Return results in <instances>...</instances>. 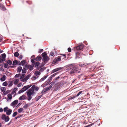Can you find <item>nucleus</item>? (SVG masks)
<instances>
[{"label": "nucleus", "mask_w": 127, "mask_h": 127, "mask_svg": "<svg viewBox=\"0 0 127 127\" xmlns=\"http://www.w3.org/2000/svg\"><path fill=\"white\" fill-rule=\"evenodd\" d=\"M69 69L70 71V73L72 74H73L77 71L78 68L77 67L72 66L69 67Z\"/></svg>", "instance_id": "nucleus-2"}, {"label": "nucleus", "mask_w": 127, "mask_h": 127, "mask_svg": "<svg viewBox=\"0 0 127 127\" xmlns=\"http://www.w3.org/2000/svg\"><path fill=\"white\" fill-rule=\"evenodd\" d=\"M13 85L12 83V82H10L9 83V84L8 86H12Z\"/></svg>", "instance_id": "nucleus-54"}, {"label": "nucleus", "mask_w": 127, "mask_h": 127, "mask_svg": "<svg viewBox=\"0 0 127 127\" xmlns=\"http://www.w3.org/2000/svg\"><path fill=\"white\" fill-rule=\"evenodd\" d=\"M5 60V59H2L1 58L0 59V63H1L2 62L4 61Z\"/></svg>", "instance_id": "nucleus-56"}, {"label": "nucleus", "mask_w": 127, "mask_h": 127, "mask_svg": "<svg viewBox=\"0 0 127 127\" xmlns=\"http://www.w3.org/2000/svg\"><path fill=\"white\" fill-rule=\"evenodd\" d=\"M20 75H21L20 74H18L16 75H15V77L16 78L18 77H19L20 76Z\"/></svg>", "instance_id": "nucleus-48"}, {"label": "nucleus", "mask_w": 127, "mask_h": 127, "mask_svg": "<svg viewBox=\"0 0 127 127\" xmlns=\"http://www.w3.org/2000/svg\"><path fill=\"white\" fill-rule=\"evenodd\" d=\"M47 53L46 52H44L42 53V57L43 58L44 57H45L47 56Z\"/></svg>", "instance_id": "nucleus-35"}, {"label": "nucleus", "mask_w": 127, "mask_h": 127, "mask_svg": "<svg viewBox=\"0 0 127 127\" xmlns=\"http://www.w3.org/2000/svg\"><path fill=\"white\" fill-rule=\"evenodd\" d=\"M27 80V79L25 78H23L21 80V81L22 82H26Z\"/></svg>", "instance_id": "nucleus-50"}, {"label": "nucleus", "mask_w": 127, "mask_h": 127, "mask_svg": "<svg viewBox=\"0 0 127 127\" xmlns=\"http://www.w3.org/2000/svg\"><path fill=\"white\" fill-rule=\"evenodd\" d=\"M26 70L25 68H23L22 70V72L23 73H25L26 72Z\"/></svg>", "instance_id": "nucleus-41"}, {"label": "nucleus", "mask_w": 127, "mask_h": 127, "mask_svg": "<svg viewBox=\"0 0 127 127\" xmlns=\"http://www.w3.org/2000/svg\"><path fill=\"white\" fill-rule=\"evenodd\" d=\"M7 63L9 65H11L12 64V62L10 60H8L7 61Z\"/></svg>", "instance_id": "nucleus-39"}, {"label": "nucleus", "mask_w": 127, "mask_h": 127, "mask_svg": "<svg viewBox=\"0 0 127 127\" xmlns=\"http://www.w3.org/2000/svg\"><path fill=\"white\" fill-rule=\"evenodd\" d=\"M22 104V103H20L18 104L17 105V106H16V107H19L20 105L21 104Z\"/></svg>", "instance_id": "nucleus-59"}, {"label": "nucleus", "mask_w": 127, "mask_h": 127, "mask_svg": "<svg viewBox=\"0 0 127 127\" xmlns=\"http://www.w3.org/2000/svg\"><path fill=\"white\" fill-rule=\"evenodd\" d=\"M8 85L7 83L6 82H5L3 83L2 85L4 86H6Z\"/></svg>", "instance_id": "nucleus-43"}, {"label": "nucleus", "mask_w": 127, "mask_h": 127, "mask_svg": "<svg viewBox=\"0 0 127 127\" xmlns=\"http://www.w3.org/2000/svg\"><path fill=\"white\" fill-rule=\"evenodd\" d=\"M0 70L1 71H3L4 70V69L2 67H1L0 68Z\"/></svg>", "instance_id": "nucleus-62"}, {"label": "nucleus", "mask_w": 127, "mask_h": 127, "mask_svg": "<svg viewBox=\"0 0 127 127\" xmlns=\"http://www.w3.org/2000/svg\"><path fill=\"white\" fill-rule=\"evenodd\" d=\"M35 59H32L31 60V61L32 63L33 64L32 65H33L34 66V65H35V67L37 68L38 67L40 63L38 62H36V61H35Z\"/></svg>", "instance_id": "nucleus-4"}, {"label": "nucleus", "mask_w": 127, "mask_h": 127, "mask_svg": "<svg viewBox=\"0 0 127 127\" xmlns=\"http://www.w3.org/2000/svg\"><path fill=\"white\" fill-rule=\"evenodd\" d=\"M68 51L69 52H71V49L70 48H68Z\"/></svg>", "instance_id": "nucleus-61"}, {"label": "nucleus", "mask_w": 127, "mask_h": 127, "mask_svg": "<svg viewBox=\"0 0 127 127\" xmlns=\"http://www.w3.org/2000/svg\"><path fill=\"white\" fill-rule=\"evenodd\" d=\"M20 79H22L25 77V74H23L22 75L20 76Z\"/></svg>", "instance_id": "nucleus-40"}, {"label": "nucleus", "mask_w": 127, "mask_h": 127, "mask_svg": "<svg viewBox=\"0 0 127 127\" xmlns=\"http://www.w3.org/2000/svg\"><path fill=\"white\" fill-rule=\"evenodd\" d=\"M26 96L25 95H23L19 97V99L20 100H22L26 99Z\"/></svg>", "instance_id": "nucleus-10"}, {"label": "nucleus", "mask_w": 127, "mask_h": 127, "mask_svg": "<svg viewBox=\"0 0 127 127\" xmlns=\"http://www.w3.org/2000/svg\"><path fill=\"white\" fill-rule=\"evenodd\" d=\"M50 80L48 81L42 85V86L44 87H45L46 86L49 85L50 83Z\"/></svg>", "instance_id": "nucleus-12"}, {"label": "nucleus", "mask_w": 127, "mask_h": 127, "mask_svg": "<svg viewBox=\"0 0 127 127\" xmlns=\"http://www.w3.org/2000/svg\"><path fill=\"white\" fill-rule=\"evenodd\" d=\"M25 91V90H24L22 88L18 92V94H20L21 93Z\"/></svg>", "instance_id": "nucleus-31"}, {"label": "nucleus", "mask_w": 127, "mask_h": 127, "mask_svg": "<svg viewBox=\"0 0 127 127\" xmlns=\"http://www.w3.org/2000/svg\"><path fill=\"white\" fill-rule=\"evenodd\" d=\"M23 110L24 109L23 108H21L18 110V111L19 113H20L22 112Z\"/></svg>", "instance_id": "nucleus-30"}, {"label": "nucleus", "mask_w": 127, "mask_h": 127, "mask_svg": "<svg viewBox=\"0 0 127 127\" xmlns=\"http://www.w3.org/2000/svg\"><path fill=\"white\" fill-rule=\"evenodd\" d=\"M7 96L8 98L10 99H11L12 98V96L11 94H9L7 95Z\"/></svg>", "instance_id": "nucleus-34"}, {"label": "nucleus", "mask_w": 127, "mask_h": 127, "mask_svg": "<svg viewBox=\"0 0 127 127\" xmlns=\"http://www.w3.org/2000/svg\"><path fill=\"white\" fill-rule=\"evenodd\" d=\"M17 114L18 113L17 112H15L13 114L12 116L13 117H15Z\"/></svg>", "instance_id": "nucleus-42"}, {"label": "nucleus", "mask_w": 127, "mask_h": 127, "mask_svg": "<svg viewBox=\"0 0 127 127\" xmlns=\"http://www.w3.org/2000/svg\"><path fill=\"white\" fill-rule=\"evenodd\" d=\"M18 65H21V62H20V61L18 62Z\"/></svg>", "instance_id": "nucleus-63"}, {"label": "nucleus", "mask_w": 127, "mask_h": 127, "mask_svg": "<svg viewBox=\"0 0 127 127\" xmlns=\"http://www.w3.org/2000/svg\"><path fill=\"white\" fill-rule=\"evenodd\" d=\"M19 80L17 79H15L14 81V84H17L19 82Z\"/></svg>", "instance_id": "nucleus-32"}, {"label": "nucleus", "mask_w": 127, "mask_h": 127, "mask_svg": "<svg viewBox=\"0 0 127 127\" xmlns=\"http://www.w3.org/2000/svg\"><path fill=\"white\" fill-rule=\"evenodd\" d=\"M48 76H45L42 78H41L40 80V82H42L44 81L45 79H46L47 78Z\"/></svg>", "instance_id": "nucleus-28"}, {"label": "nucleus", "mask_w": 127, "mask_h": 127, "mask_svg": "<svg viewBox=\"0 0 127 127\" xmlns=\"http://www.w3.org/2000/svg\"><path fill=\"white\" fill-rule=\"evenodd\" d=\"M88 65V64L87 63H81L79 64V65L81 67H84L85 66H86Z\"/></svg>", "instance_id": "nucleus-13"}, {"label": "nucleus", "mask_w": 127, "mask_h": 127, "mask_svg": "<svg viewBox=\"0 0 127 127\" xmlns=\"http://www.w3.org/2000/svg\"><path fill=\"white\" fill-rule=\"evenodd\" d=\"M84 47L83 45L82 44L79 45L76 47V48L77 50H80L82 49Z\"/></svg>", "instance_id": "nucleus-7"}, {"label": "nucleus", "mask_w": 127, "mask_h": 127, "mask_svg": "<svg viewBox=\"0 0 127 127\" xmlns=\"http://www.w3.org/2000/svg\"><path fill=\"white\" fill-rule=\"evenodd\" d=\"M19 55V54L18 52H15L14 54V56L16 57H18Z\"/></svg>", "instance_id": "nucleus-37"}, {"label": "nucleus", "mask_w": 127, "mask_h": 127, "mask_svg": "<svg viewBox=\"0 0 127 127\" xmlns=\"http://www.w3.org/2000/svg\"><path fill=\"white\" fill-rule=\"evenodd\" d=\"M60 86L56 84L54 88V90L55 91H57L60 88Z\"/></svg>", "instance_id": "nucleus-21"}, {"label": "nucleus", "mask_w": 127, "mask_h": 127, "mask_svg": "<svg viewBox=\"0 0 127 127\" xmlns=\"http://www.w3.org/2000/svg\"><path fill=\"white\" fill-rule=\"evenodd\" d=\"M30 75H27L26 77L25 78L27 80L30 77Z\"/></svg>", "instance_id": "nucleus-52"}, {"label": "nucleus", "mask_w": 127, "mask_h": 127, "mask_svg": "<svg viewBox=\"0 0 127 127\" xmlns=\"http://www.w3.org/2000/svg\"><path fill=\"white\" fill-rule=\"evenodd\" d=\"M6 55L5 53H3L1 54V57L2 58V59H5L6 57Z\"/></svg>", "instance_id": "nucleus-36"}, {"label": "nucleus", "mask_w": 127, "mask_h": 127, "mask_svg": "<svg viewBox=\"0 0 127 127\" xmlns=\"http://www.w3.org/2000/svg\"><path fill=\"white\" fill-rule=\"evenodd\" d=\"M10 92L9 90H7L4 93V95H6L7 94L10 93Z\"/></svg>", "instance_id": "nucleus-44"}, {"label": "nucleus", "mask_w": 127, "mask_h": 127, "mask_svg": "<svg viewBox=\"0 0 127 127\" xmlns=\"http://www.w3.org/2000/svg\"><path fill=\"white\" fill-rule=\"evenodd\" d=\"M18 102V100H16L14 101H13L11 103V105L12 106H14L16 104H17Z\"/></svg>", "instance_id": "nucleus-16"}, {"label": "nucleus", "mask_w": 127, "mask_h": 127, "mask_svg": "<svg viewBox=\"0 0 127 127\" xmlns=\"http://www.w3.org/2000/svg\"><path fill=\"white\" fill-rule=\"evenodd\" d=\"M54 54L53 52H51L50 53V55L52 56H53Z\"/></svg>", "instance_id": "nucleus-60"}, {"label": "nucleus", "mask_w": 127, "mask_h": 127, "mask_svg": "<svg viewBox=\"0 0 127 127\" xmlns=\"http://www.w3.org/2000/svg\"><path fill=\"white\" fill-rule=\"evenodd\" d=\"M1 90L2 92H5L6 90L5 88V87H2L1 88Z\"/></svg>", "instance_id": "nucleus-29"}, {"label": "nucleus", "mask_w": 127, "mask_h": 127, "mask_svg": "<svg viewBox=\"0 0 127 127\" xmlns=\"http://www.w3.org/2000/svg\"><path fill=\"white\" fill-rule=\"evenodd\" d=\"M29 4H32V2L31 1H26Z\"/></svg>", "instance_id": "nucleus-53"}, {"label": "nucleus", "mask_w": 127, "mask_h": 127, "mask_svg": "<svg viewBox=\"0 0 127 127\" xmlns=\"http://www.w3.org/2000/svg\"><path fill=\"white\" fill-rule=\"evenodd\" d=\"M83 91H80L79 92V93L77 95L75 96L76 97H77L79 96L80 94H81L82 93Z\"/></svg>", "instance_id": "nucleus-45"}, {"label": "nucleus", "mask_w": 127, "mask_h": 127, "mask_svg": "<svg viewBox=\"0 0 127 127\" xmlns=\"http://www.w3.org/2000/svg\"><path fill=\"white\" fill-rule=\"evenodd\" d=\"M26 63V62L25 60H23L21 62V65H23L24 64H25Z\"/></svg>", "instance_id": "nucleus-27"}, {"label": "nucleus", "mask_w": 127, "mask_h": 127, "mask_svg": "<svg viewBox=\"0 0 127 127\" xmlns=\"http://www.w3.org/2000/svg\"><path fill=\"white\" fill-rule=\"evenodd\" d=\"M42 95H40L38 96L37 97L35 98V100L36 101H37L41 97Z\"/></svg>", "instance_id": "nucleus-33"}, {"label": "nucleus", "mask_w": 127, "mask_h": 127, "mask_svg": "<svg viewBox=\"0 0 127 127\" xmlns=\"http://www.w3.org/2000/svg\"><path fill=\"white\" fill-rule=\"evenodd\" d=\"M43 49H39V51H38V53H40L41 52H42L43 51Z\"/></svg>", "instance_id": "nucleus-55"}, {"label": "nucleus", "mask_w": 127, "mask_h": 127, "mask_svg": "<svg viewBox=\"0 0 127 127\" xmlns=\"http://www.w3.org/2000/svg\"><path fill=\"white\" fill-rule=\"evenodd\" d=\"M8 109V108L7 107H6L4 108V111L5 112L7 111L8 110L7 109Z\"/></svg>", "instance_id": "nucleus-49"}, {"label": "nucleus", "mask_w": 127, "mask_h": 127, "mask_svg": "<svg viewBox=\"0 0 127 127\" xmlns=\"http://www.w3.org/2000/svg\"><path fill=\"white\" fill-rule=\"evenodd\" d=\"M5 79V76L4 75H3L2 77L1 78L0 80L1 81H3Z\"/></svg>", "instance_id": "nucleus-24"}, {"label": "nucleus", "mask_w": 127, "mask_h": 127, "mask_svg": "<svg viewBox=\"0 0 127 127\" xmlns=\"http://www.w3.org/2000/svg\"><path fill=\"white\" fill-rule=\"evenodd\" d=\"M61 57V59H64L65 58H66V55L65 54H62L61 55V56H60Z\"/></svg>", "instance_id": "nucleus-25"}, {"label": "nucleus", "mask_w": 127, "mask_h": 127, "mask_svg": "<svg viewBox=\"0 0 127 127\" xmlns=\"http://www.w3.org/2000/svg\"><path fill=\"white\" fill-rule=\"evenodd\" d=\"M61 69L62 68L61 67L58 68H57L53 70H52L51 71V73H53L55 72H56L60 70H61Z\"/></svg>", "instance_id": "nucleus-15"}, {"label": "nucleus", "mask_w": 127, "mask_h": 127, "mask_svg": "<svg viewBox=\"0 0 127 127\" xmlns=\"http://www.w3.org/2000/svg\"><path fill=\"white\" fill-rule=\"evenodd\" d=\"M61 60V57H60V56H59L54 60L53 62L56 63L57 62L60 61Z\"/></svg>", "instance_id": "nucleus-9"}, {"label": "nucleus", "mask_w": 127, "mask_h": 127, "mask_svg": "<svg viewBox=\"0 0 127 127\" xmlns=\"http://www.w3.org/2000/svg\"><path fill=\"white\" fill-rule=\"evenodd\" d=\"M42 59L41 57V56H37L36 58H34L33 59H35V61H40Z\"/></svg>", "instance_id": "nucleus-20"}, {"label": "nucleus", "mask_w": 127, "mask_h": 127, "mask_svg": "<svg viewBox=\"0 0 127 127\" xmlns=\"http://www.w3.org/2000/svg\"><path fill=\"white\" fill-rule=\"evenodd\" d=\"M31 86L28 85L27 86H24L23 88V89L25 91L27 90H28L29 88L31 87Z\"/></svg>", "instance_id": "nucleus-17"}, {"label": "nucleus", "mask_w": 127, "mask_h": 127, "mask_svg": "<svg viewBox=\"0 0 127 127\" xmlns=\"http://www.w3.org/2000/svg\"><path fill=\"white\" fill-rule=\"evenodd\" d=\"M38 77V76H34L32 78V79L33 80H35Z\"/></svg>", "instance_id": "nucleus-47"}, {"label": "nucleus", "mask_w": 127, "mask_h": 127, "mask_svg": "<svg viewBox=\"0 0 127 127\" xmlns=\"http://www.w3.org/2000/svg\"><path fill=\"white\" fill-rule=\"evenodd\" d=\"M52 87V85H49V87L44 88L41 92V93L42 94V95H43V94H45L48 91L51 89Z\"/></svg>", "instance_id": "nucleus-3"}, {"label": "nucleus", "mask_w": 127, "mask_h": 127, "mask_svg": "<svg viewBox=\"0 0 127 127\" xmlns=\"http://www.w3.org/2000/svg\"><path fill=\"white\" fill-rule=\"evenodd\" d=\"M49 60V58L48 56L44 57L43 58L42 60L43 62L44 63L47 62Z\"/></svg>", "instance_id": "nucleus-8"}, {"label": "nucleus", "mask_w": 127, "mask_h": 127, "mask_svg": "<svg viewBox=\"0 0 127 127\" xmlns=\"http://www.w3.org/2000/svg\"><path fill=\"white\" fill-rule=\"evenodd\" d=\"M1 119L3 120H4L5 122H7L9 120V117L7 116H6L5 115L3 114L1 117Z\"/></svg>", "instance_id": "nucleus-5"}, {"label": "nucleus", "mask_w": 127, "mask_h": 127, "mask_svg": "<svg viewBox=\"0 0 127 127\" xmlns=\"http://www.w3.org/2000/svg\"><path fill=\"white\" fill-rule=\"evenodd\" d=\"M14 95H15L16 94V92H15V91H13L11 93V95H13L14 94Z\"/></svg>", "instance_id": "nucleus-57"}, {"label": "nucleus", "mask_w": 127, "mask_h": 127, "mask_svg": "<svg viewBox=\"0 0 127 127\" xmlns=\"http://www.w3.org/2000/svg\"><path fill=\"white\" fill-rule=\"evenodd\" d=\"M22 67L21 66H19L17 68V72H20L22 69Z\"/></svg>", "instance_id": "nucleus-26"}, {"label": "nucleus", "mask_w": 127, "mask_h": 127, "mask_svg": "<svg viewBox=\"0 0 127 127\" xmlns=\"http://www.w3.org/2000/svg\"><path fill=\"white\" fill-rule=\"evenodd\" d=\"M30 105L31 104H26L23 106V108L25 109H26L29 106H30Z\"/></svg>", "instance_id": "nucleus-23"}, {"label": "nucleus", "mask_w": 127, "mask_h": 127, "mask_svg": "<svg viewBox=\"0 0 127 127\" xmlns=\"http://www.w3.org/2000/svg\"><path fill=\"white\" fill-rule=\"evenodd\" d=\"M18 61L16 60H15L13 61L12 65H18Z\"/></svg>", "instance_id": "nucleus-22"}, {"label": "nucleus", "mask_w": 127, "mask_h": 127, "mask_svg": "<svg viewBox=\"0 0 127 127\" xmlns=\"http://www.w3.org/2000/svg\"><path fill=\"white\" fill-rule=\"evenodd\" d=\"M34 66L33 65L32 66L31 65H28L26 66V67H27L30 70H33V67Z\"/></svg>", "instance_id": "nucleus-11"}, {"label": "nucleus", "mask_w": 127, "mask_h": 127, "mask_svg": "<svg viewBox=\"0 0 127 127\" xmlns=\"http://www.w3.org/2000/svg\"><path fill=\"white\" fill-rule=\"evenodd\" d=\"M76 97V96H70L68 98V99H72L75 98Z\"/></svg>", "instance_id": "nucleus-38"}, {"label": "nucleus", "mask_w": 127, "mask_h": 127, "mask_svg": "<svg viewBox=\"0 0 127 127\" xmlns=\"http://www.w3.org/2000/svg\"><path fill=\"white\" fill-rule=\"evenodd\" d=\"M42 70V69L41 68L40 70L39 71H35L34 73V74H35V75L36 76H37L38 75H39L40 74V72L41 70Z\"/></svg>", "instance_id": "nucleus-18"}, {"label": "nucleus", "mask_w": 127, "mask_h": 127, "mask_svg": "<svg viewBox=\"0 0 127 127\" xmlns=\"http://www.w3.org/2000/svg\"><path fill=\"white\" fill-rule=\"evenodd\" d=\"M0 7L1 10L4 11L6 10V8L5 6L2 4L0 3Z\"/></svg>", "instance_id": "nucleus-14"}, {"label": "nucleus", "mask_w": 127, "mask_h": 127, "mask_svg": "<svg viewBox=\"0 0 127 127\" xmlns=\"http://www.w3.org/2000/svg\"><path fill=\"white\" fill-rule=\"evenodd\" d=\"M76 58H82L81 56L83 55V54L79 52H76Z\"/></svg>", "instance_id": "nucleus-6"}, {"label": "nucleus", "mask_w": 127, "mask_h": 127, "mask_svg": "<svg viewBox=\"0 0 127 127\" xmlns=\"http://www.w3.org/2000/svg\"><path fill=\"white\" fill-rule=\"evenodd\" d=\"M22 57H23L22 55H20L18 57V58L20 60H21V59H22Z\"/></svg>", "instance_id": "nucleus-51"}, {"label": "nucleus", "mask_w": 127, "mask_h": 127, "mask_svg": "<svg viewBox=\"0 0 127 127\" xmlns=\"http://www.w3.org/2000/svg\"><path fill=\"white\" fill-rule=\"evenodd\" d=\"M12 111V110L9 109L6 111V114L8 115H10Z\"/></svg>", "instance_id": "nucleus-19"}, {"label": "nucleus", "mask_w": 127, "mask_h": 127, "mask_svg": "<svg viewBox=\"0 0 127 127\" xmlns=\"http://www.w3.org/2000/svg\"><path fill=\"white\" fill-rule=\"evenodd\" d=\"M57 74V73H56L53 74L52 75H51V76L52 77H54V76H55V75Z\"/></svg>", "instance_id": "nucleus-64"}, {"label": "nucleus", "mask_w": 127, "mask_h": 127, "mask_svg": "<svg viewBox=\"0 0 127 127\" xmlns=\"http://www.w3.org/2000/svg\"><path fill=\"white\" fill-rule=\"evenodd\" d=\"M34 89L36 91H37L39 89L38 87L33 85L30 89L26 92L28 96L27 99L30 100L32 98V96H33L35 94Z\"/></svg>", "instance_id": "nucleus-1"}, {"label": "nucleus", "mask_w": 127, "mask_h": 127, "mask_svg": "<svg viewBox=\"0 0 127 127\" xmlns=\"http://www.w3.org/2000/svg\"><path fill=\"white\" fill-rule=\"evenodd\" d=\"M8 64L6 63H5L4 64V67L5 68H7L8 67Z\"/></svg>", "instance_id": "nucleus-46"}, {"label": "nucleus", "mask_w": 127, "mask_h": 127, "mask_svg": "<svg viewBox=\"0 0 127 127\" xmlns=\"http://www.w3.org/2000/svg\"><path fill=\"white\" fill-rule=\"evenodd\" d=\"M18 89V88H14L13 90V91H15V92H16V91Z\"/></svg>", "instance_id": "nucleus-58"}]
</instances>
